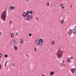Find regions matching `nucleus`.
Returning a JSON list of instances; mask_svg holds the SVG:
<instances>
[{
  "mask_svg": "<svg viewBox=\"0 0 76 76\" xmlns=\"http://www.w3.org/2000/svg\"><path fill=\"white\" fill-rule=\"evenodd\" d=\"M63 52L60 50H58L56 54L57 57V58L60 59L63 56Z\"/></svg>",
  "mask_w": 76,
  "mask_h": 76,
  "instance_id": "1",
  "label": "nucleus"
},
{
  "mask_svg": "<svg viewBox=\"0 0 76 76\" xmlns=\"http://www.w3.org/2000/svg\"><path fill=\"white\" fill-rule=\"evenodd\" d=\"M6 12H7L6 10L4 11L1 16V18L2 20L4 21L6 20Z\"/></svg>",
  "mask_w": 76,
  "mask_h": 76,
  "instance_id": "2",
  "label": "nucleus"
},
{
  "mask_svg": "<svg viewBox=\"0 0 76 76\" xmlns=\"http://www.w3.org/2000/svg\"><path fill=\"white\" fill-rule=\"evenodd\" d=\"M36 42H39L38 45L39 46H41L43 42V40L42 39H40L36 40Z\"/></svg>",
  "mask_w": 76,
  "mask_h": 76,
  "instance_id": "3",
  "label": "nucleus"
},
{
  "mask_svg": "<svg viewBox=\"0 0 76 76\" xmlns=\"http://www.w3.org/2000/svg\"><path fill=\"white\" fill-rule=\"evenodd\" d=\"M32 15H28L26 16V20L27 21H30L32 19L33 17L32 16Z\"/></svg>",
  "mask_w": 76,
  "mask_h": 76,
  "instance_id": "4",
  "label": "nucleus"
},
{
  "mask_svg": "<svg viewBox=\"0 0 76 76\" xmlns=\"http://www.w3.org/2000/svg\"><path fill=\"white\" fill-rule=\"evenodd\" d=\"M11 44H12V45H15L16 44V41L15 39H12L11 40Z\"/></svg>",
  "mask_w": 76,
  "mask_h": 76,
  "instance_id": "5",
  "label": "nucleus"
},
{
  "mask_svg": "<svg viewBox=\"0 0 76 76\" xmlns=\"http://www.w3.org/2000/svg\"><path fill=\"white\" fill-rule=\"evenodd\" d=\"M75 69L74 68H72L71 69V71L72 72V74H73V73H75Z\"/></svg>",
  "mask_w": 76,
  "mask_h": 76,
  "instance_id": "6",
  "label": "nucleus"
},
{
  "mask_svg": "<svg viewBox=\"0 0 76 76\" xmlns=\"http://www.w3.org/2000/svg\"><path fill=\"white\" fill-rule=\"evenodd\" d=\"M59 65L60 66H61V67H66L67 66L66 64H60Z\"/></svg>",
  "mask_w": 76,
  "mask_h": 76,
  "instance_id": "7",
  "label": "nucleus"
},
{
  "mask_svg": "<svg viewBox=\"0 0 76 76\" xmlns=\"http://www.w3.org/2000/svg\"><path fill=\"white\" fill-rule=\"evenodd\" d=\"M10 9L11 10H15V7L13 6H11L10 7Z\"/></svg>",
  "mask_w": 76,
  "mask_h": 76,
  "instance_id": "8",
  "label": "nucleus"
},
{
  "mask_svg": "<svg viewBox=\"0 0 76 76\" xmlns=\"http://www.w3.org/2000/svg\"><path fill=\"white\" fill-rule=\"evenodd\" d=\"M23 16L24 17H26L27 16V15L26 12H24L23 13Z\"/></svg>",
  "mask_w": 76,
  "mask_h": 76,
  "instance_id": "9",
  "label": "nucleus"
},
{
  "mask_svg": "<svg viewBox=\"0 0 76 76\" xmlns=\"http://www.w3.org/2000/svg\"><path fill=\"white\" fill-rule=\"evenodd\" d=\"M73 32V31H69L68 33L67 34H69V36H70L71 35H72V34Z\"/></svg>",
  "mask_w": 76,
  "mask_h": 76,
  "instance_id": "10",
  "label": "nucleus"
},
{
  "mask_svg": "<svg viewBox=\"0 0 76 76\" xmlns=\"http://www.w3.org/2000/svg\"><path fill=\"white\" fill-rule=\"evenodd\" d=\"M54 72H50V76H53L54 75Z\"/></svg>",
  "mask_w": 76,
  "mask_h": 76,
  "instance_id": "11",
  "label": "nucleus"
},
{
  "mask_svg": "<svg viewBox=\"0 0 76 76\" xmlns=\"http://www.w3.org/2000/svg\"><path fill=\"white\" fill-rule=\"evenodd\" d=\"M61 23H64V20L62 19L61 21Z\"/></svg>",
  "mask_w": 76,
  "mask_h": 76,
  "instance_id": "12",
  "label": "nucleus"
},
{
  "mask_svg": "<svg viewBox=\"0 0 76 76\" xmlns=\"http://www.w3.org/2000/svg\"><path fill=\"white\" fill-rule=\"evenodd\" d=\"M11 38H13L14 37V34L13 33H12L11 34Z\"/></svg>",
  "mask_w": 76,
  "mask_h": 76,
  "instance_id": "13",
  "label": "nucleus"
},
{
  "mask_svg": "<svg viewBox=\"0 0 76 76\" xmlns=\"http://www.w3.org/2000/svg\"><path fill=\"white\" fill-rule=\"evenodd\" d=\"M49 5H50V3L49 2H47L46 3V6L47 7H48V6H49Z\"/></svg>",
  "mask_w": 76,
  "mask_h": 76,
  "instance_id": "14",
  "label": "nucleus"
},
{
  "mask_svg": "<svg viewBox=\"0 0 76 76\" xmlns=\"http://www.w3.org/2000/svg\"><path fill=\"white\" fill-rule=\"evenodd\" d=\"M29 14H31V15H32L33 13V11H29Z\"/></svg>",
  "mask_w": 76,
  "mask_h": 76,
  "instance_id": "15",
  "label": "nucleus"
},
{
  "mask_svg": "<svg viewBox=\"0 0 76 76\" xmlns=\"http://www.w3.org/2000/svg\"><path fill=\"white\" fill-rule=\"evenodd\" d=\"M51 44L52 45H54V44H55V42L54 41H53L52 42Z\"/></svg>",
  "mask_w": 76,
  "mask_h": 76,
  "instance_id": "16",
  "label": "nucleus"
},
{
  "mask_svg": "<svg viewBox=\"0 0 76 76\" xmlns=\"http://www.w3.org/2000/svg\"><path fill=\"white\" fill-rule=\"evenodd\" d=\"M70 58L69 57L66 60V61L67 62H68V61H70Z\"/></svg>",
  "mask_w": 76,
  "mask_h": 76,
  "instance_id": "17",
  "label": "nucleus"
},
{
  "mask_svg": "<svg viewBox=\"0 0 76 76\" xmlns=\"http://www.w3.org/2000/svg\"><path fill=\"white\" fill-rule=\"evenodd\" d=\"M26 14L27 15H29V11H27L26 13Z\"/></svg>",
  "mask_w": 76,
  "mask_h": 76,
  "instance_id": "18",
  "label": "nucleus"
},
{
  "mask_svg": "<svg viewBox=\"0 0 76 76\" xmlns=\"http://www.w3.org/2000/svg\"><path fill=\"white\" fill-rule=\"evenodd\" d=\"M14 48L15 50H18V47H17V46H14Z\"/></svg>",
  "mask_w": 76,
  "mask_h": 76,
  "instance_id": "19",
  "label": "nucleus"
},
{
  "mask_svg": "<svg viewBox=\"0 0 76 76\" xmlns=\"http://www.w3.org/2000/svg\"><path fill=\"white\" fill-rule=\"evenodd\" d=\"M23 40L22 39H21V40L20 41V42L21 44H22L23 43Z\"/></svg>",
  "mask_w": 76,
  "mask_h": 76,
  "instance_id": "20",
  "label": "nucleus"
},
{
  "mask_svg": "<svg viewBox=\"0 0 76 76\" xmlns=\"http://www.w3.org/2000/svg\"><path fill=\"white\" fill-rule=\"evenodd\" d=\"M72 32L74 34H76V30H75L74 31H73Z\"/></svg>",
  "mask_w": 76,
  "mask_h": 76,
  "instance_id": "21",
  "label": "nucleus"
},
{
  "mask_svg": "<svg viewBox=\"0 0 76 76\" xmlns=\"http://www.w3.org/2000/svg\"><path fill=\"white\" fill-rule=\"evenodd\" d=\"M2 57V53H1L0 54V58H1Z\"/></svg>",
  "mask_w": 76,
  "mask_h": 76,
  "instance_id": "22",
  "label": "nucleus"
},
{
  "mask_svg": "<svg viewBox=\"0 0 76 76\" xmlns=\"http://www.w3.org/2000/svg\"><path fill=\"white\" fill-rule=\"evenodd\" d=\"M34 51H35V52H36V51L37 50V49L36 48H35L34 49Z\"/></svg>",
  "mask_w": 76,
  "mask_h": 76,
  "instance_id": "23",
  "label": "nucleus"
},
{
  "mask_svg": "<svg viewBox=\"0 0 76 76\" xmlns=\"http://www.w3.org/2000/svg\"><path fill=\"white\" fill-rule=\"evenodd\" d=\"M29 37H31L32 36V34L31 33H30L28 35Z\"/></svg>",
  "mask_w": 76,
  "mask_h": 76,
  "instance_id": "24",
  "label": "nucleus"
},
{
  "mask_svg": "<svg viewBox=\"0 0 76 76\" xmlns=\"http://www.w3.org/2000/svg\"><path fill=\"white\" fill-rule=\"evenodd\" d=\"M12 66H13V67H14V66H15V64L13 63L12 64Z\"/></svg>",
  "mask_w": 76,
  "mask_h": 76,
  "instance_id": "25",
  "label": "nucleus"
},
{
  "mask_svg": "<svg viewBox=\"0 0 76 76\" xmlns=\"http://www.w3.org/2000/svg\"><path fill=\"white\" fill-rule=\"evenodd\" d=\"M5 57H6V58L7 57H8V56L7 55V54H6V55H5Z\"/></svg>",
  "mask_w": 76,
  "mask_h": 76,
  "instance_id": "26",
  "label": "nucleus"
},
{
  "mask_svg": "<svg viewBox=\"0 0 76 76\" xmlns=\"http://www.w3.org/2000/svg\"><path fill=\"white\" fill-rule=\"evenodd\" d=\"M7 61H6L5 62V64H4L5 66H6V64H7Z\"/></svg>",
  "mask_w": 76,
  "mask_h": 76,
  "instance_id": "27",
  "label": "nucleus"
},
{
  "mask_svg": "<svg viewBox=\"0 0 76 76\" xmlns=\"http://www.w3.org/2000/svg\"><path fill=\"white\" fill-rule=\"evenodd\" d=\"M4 69H5V70H6V69H7V68H6V67H4Z\"/></svg>",
  "mask_w": 76,
  "mask_h": 76,
  "instance_id": "28",
  "label": "nucleus"
},
{
  "mask_svg": "<svg viewBox=\"0 0 76 76\" xmlns=\"http://www.w3.org/2000/svg\"><path fill=\"white\" fill-rule=\"evenodd\" d=\"M69 31H71L72 32H73V31H72V30L71 29H70V28L69 29Z\"/></svg>",
  "mask_w": 76,
  "mask_h": 76,
  "instance_id": "29",
  "label": "nucleus"
},
{
  "mask_svg": "<svg viewBox=\"0 0 76 76\" xmlns=\"http://www.w3.org/2000/svg\"><path fill=\"white\" fill-rule=\"evenodd\" d=\"M2 35V33L1 32H0V35Z\"/></svg>",
  "mask_w": 76,
  "mask_h": 76,
  "instance_id": "30",
  "label": "nucleus"
},
{
  "mask_svg": "<svg viewBox=\"0 0 76 76\" xmlns=\"http://www.w3.org/2000/svg\"><path fill=\"white\" fill-rule=\"evenodd\" d=\"M16 35H18V33H16Z\"/></svg>",
  "mask_w": 76,
  "mask_h": 76,
  "instance_id": "31",
  "label": "nucleus"
},
{
  "mask_svg": "<svg viewBox=\"0 0 76 76\" xmlns=\"http://www.w3.org/2000/svg\"><path fill=\"white\" fill-rule=\"evenodd\" d=\"M73 57H71L70 58V59H73Z\"/></svg>",
  "mask_w": 76,
  "mask_h": 76,
  "instance_id": "32",
  "label": "nucleus"
},
{
  "mask_svg": "<svg viewBox=\"0 0 76 76\" xmlns=\"http://www.w3.org/2000/svg\"><path fill=\"white\" fill-rule=\"evenodd\" d=\"M10 23H12V21H10Z\"/></svg>",
  "mask_w": 76,
  "mask_h": 76,
  "instance_id": "33",
  "label": "nucleus"
},
{
  "mask_svg": "<svg viewBox=\"0 0 76 76\" xmlns=\"http://www.w3.org/2000/svg\"><path fill=\"white\" fill-rule=\"evenodd\" d=\"M62 9H64V7H62Z\"/></svg>",
  "mask_w": 76,
  "mask_h": 76,
  "instance_id": "34",
  "label": "nucleus"
},
{
  "mask_svg": "<svg viewBox=\"0 0 76 76\" xmlns=\"http://www.w3.org/2000/svg\"><path fill=\"white\" fill-rule=\"evenodd\" d=\"M62 62L63 63H64V60L62 61Z\"/></svg>",
  "mask_w": 76,
  "mask_h": 76,
  "instance_id": "35",
  "label": "nucleus"
},
{
  "mask_svg": "<svg viewBox=\"0 0 76 76\" xmlns=\"http://www.w3.org/2000/svg\"><path fill=\"white\" fill-rule=\"evenodd\" d=\"M27 1H29V0H26Z\"/></svg>",
  "mask_w": 76,
  "mask_h": 76,
  "instance_id": "36",
  "label": "nucleus"
},
{
  "mask_svg": "<svg viewBox=\"0 0 76 76\" xmlns=\"http://www.w3.org/2000/svg\"><path fill=\"white\" fill-rule=\"evenodd\" d=\"M61 6L62 7L63 6V4H62L61 5Z\"/></svg>",
  "mask_w": 76,
  "mask_h": 76,
  "instance_id": "37",
  "label": "nucleus"
},
{
  "mask_svg": "<svg viewBox=\"0 0 76 76\" xmlns=\"http://www.w3.org/2000/svg\"><path fill=\"white\" fill-rule=\"evenodd\" d=\"M71 8H72V6H71Z\"/></svg>",
  "mask_w": 76,
  "mask_h": 76,
  "instance_id": "38",
  "label": "nucleus"
},
{
  "mask_svg": "<svg viewBox=\"0 0 76 76\" xmlns=\"http://www.w3.org/2000/svg\"><path fill=\"white\" fill-rule=\"evenodd\" d=\"M37 21H38V19L37 18Z\"/></svg>",
  "mask_w": 76,
  "mask_h": 76,
  "instance_id": "39",
  "label": "nucleus"
},
{
  "mask_svg": "<svg viewBox=\"0 0 76 76\" xmlns=\"http://www.w3.org/2000/svg\"><path fill=\"white\" fill-rule=\"evenodd\" d=\"M74 31H76V29H74Z\"/></svg>",
  "mask_w": 76,
  "mask_h": 76,
  "instance_id": "40",
  "label": "nucleus"
},
{
  "mask_svg": "<svg viewBox=\"0 0 76 76\" xmlns=\"http://www.w3.org/2000/svg\"><path fill=\"white\" fill-rule=\"evenodd\" d=\"M0 67H1V64H0Z\"/></svg>",
  "mask_w": 76,
  "mask_h": 76,
  "instance_id": "41",
  "label": "nucleus"
},
{
  "mask_svg": "<svg viewBox=\"0 0 76 76\" xmlns=\"http://www.w3.org/2000/svg\"><path fill=\"white\" fill-rule=\"evenodd\" d=\"M42 76H45V75H43Z\"/></svg>",
  "mask_w": 76,
  "mask_h": 76,
  "instance_id": "42",
  "label": "nucleus"
},
{
  "mask_svg": "<svg viewBox=\"0 0 76 76\" xmlns=\"http://www.w3.org/2000/svg\"><path fill=\"white\" fill-rule=\"evenodd\" d=\"M75 28H76V26H75Z\"/></svg>",
  "mask_w": 76,
  "mask_h": 76,
  "instance_id": "43",
  "label": "nucleus"
},
{
  "mask_svg": "<svg viewBox=\"0 0 76 76\" xmlns=\"http://www.w3.org/2000/svg\"><path fill=\"white\" fill-rule=\"evenodd\" d=\"M0 69H1V67H0Z\"/></svg>",
  "mask_w": 76,
  "mask_h": 76,
  "instance_id": "44",
  "label": "nucleus"
},
{
  "mask_svg": "<svg viewBox=\"0 0 76 76\" xmlns=\"http://www.w3.org/2000/svg\"><path fill=\"white\" fill-rule=\"evenodd\" d=\"M54 6H55V5H54Z\"/></svg>",
  "mask_w": 76,
  "mask_h": 76,
  "instance_id": "45",
  "label": "nucleus"
}]
</instances>
